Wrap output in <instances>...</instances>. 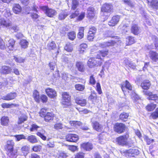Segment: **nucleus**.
Wrapping results in <instances>:
<instances>
[{
    "mask_svg": "<svg viewBox=\"0 0 158 158\" xmlns=\"http://www.w3.org/2000/svg\"><path fill=\"white\" fill-rule=\"evenodd\" d=\"M31 128L30 129L31 131H37L36 134L37 135L40 137L43 140H45L46 139V137L45 135L46 132L45 130L41 128L40 130H38V128H40V127L37 125L36 124H33L31 126Z\"/></svg>",
    "mask_w": 158,
    "mask_h": 158,
    "instance_id": "1",
    "label": "nucleus"
},
{
    "mask_svg": "<svg viewBox=\"0 0 158 158\" xmlns=\"http://www.w3.org/2000/svg\"><path fill=\"white\" fill-rule=\"evenodd\" d=\"M40 8L44 11L45 13L47 16L51 18L53 17L57 14L55 10L50 8L47 6H40Z\"/></svg>",
    "mask_w": 158,
    "mask_h": 158,
    "instance_id": "2",
    "label": "nucleus"
},
{
    "mask_svg": "<svg viewBox=\"0 0 158 158\" xmlns=\"http://www.w3.org/2000/svg\"><path fill=\"white\" fill-rule=\"evenodd\" d=\"M101 64V60H100L97 57L96 58H90L87 62V65L90 68H93L96 66H100Z\"/></svg>",
    "mask_w": 158,
    "mask_h": 158,
    "instance_id": "3",
    "label": "nucleus"
},
{
    "mask_svg": "<svg viewBox=\"0 0 158 158\" xmlns=\"http://www.w3.org/2000/svg\"><path fill=\"white\" fill-rule=\"evenodd\" d=\"M129 136V135L128 133L123 135L120 136L117 138L116 142L119 145L122 146L127 145V141Z\"/></svg>",
    "mask_w": 158,
    "mask_h": 158,
    "instance_id": "4",
    "label": "nucleus"
},
{
    "mask_svg": "<svg viewBox=\"0 0 158 158\" xmlns=\"http://www.w3.org/2000/svg\"><path fill=\"white\" fill-rule=\"evenodd\" d=\"M63 99L62 104L64 105V107H66L71 105L70 96L66 92H64L62 94Z\"/></svg>",
    "mask_w": 158,
    "mask_h": 158,
    "instance_id": "5",
    "label": "nucleus"
},
{
    "mask_svg": "<svg viewBox=\"0 0 158 158\" xmlns=\"http://www.w3.org/2000/svg\"><path fill=\"white\" fill-rule=\"evenodd\" d=\"M7 143V154L9 156H12L13 153V146L14 143L12 140L8 141Z\"/></svg>",
    "mask_w": 158,
    "mask_h": 158,
    "instance_id": "6",
    "label": "nucleus"
},
{
    "mask_svg": "<svg viewBox=\"0 0 158 158\" xmlns=\"http://www.w3.org/2000/svg\"><path fill=\"white\" fill-rule=\"evenodd\" d=\"M87 17L91 20H94L96 19L94 9L92 7H89L87 9Z\"/></svg>",
    "mask_w": 158,
    "mask_h": 158,
    "instance_id": "7",
    "label": "nucleus"
},
{
    "mask_svg": "<svg viewBox=\"0 0 158 158\" xmlns=\"http://www.w3.org/2000/svg\"><path fill=\"white\" fill-rule=\"evenodd\" d=\"M126 128L125 125L122 123H116L114 126V130L118 133L123 132Z\"/></svg>",
    "mask_w": 158,
    "mask_h": 158,
    "instance_id": "8",
    "label": "nucleus"
},
{
    "mask_svg": "<svg viewBox=\"0 0 158 158\" xmlns=\"http://www.w3.org/2000/svg\"><path fill=\"white\" fill-rule=\"evenodd\" d=\"M113 6L111 4L106 3L103 5L101 11L103 12L111 13L113 12Z\"/></svg>",
    "mask_w": 158,
    "mask_h": 158,
    "instance_id": "9",
    "label": "nucleus"
},
{
    "mask_svg": "<svg viewBox=\"0 0 158 158\" xmlns=\"http://www.w3.org/2000/svg\"><path fill=\"white\" fill-rule=\"evenodd\" d=\"M120 19V17L118 15L114 16L108 22V24L110 26H114L118 23Z\"/></svg>",
    "mask_w": 158,
    "mask_h": 158,
    "instance_id": "10",
    "label": "nucleus"
},
{
    "mask_svg": "<svg viewBox=\"0 0 158 158\" xmlns=\"http://www.w3.org/2000/svg\"><path fill=\"white\" fill-rule=\"evenodd\" d=\"M79 138L78 135L75 134H69L66 136V140L70 142H76Z\"/></svg>",
    "mask_w": 158,
    "mask_h": 158,
    "instance_id": "11",
    "label": "nucleus"
},
{
    "mask_svg": "<svg viewBox=\"0 0 158 158\" xmlns=\"http://www.w3.org/2000/svg\"><path fill=\"white\" fill-rule=\"evenodd\" d=\"M15 41L13 39H10L6 44V49L9 52L14 49Z\"/></svg>",
    "mask_w": 158,
    "mask_h": 158,
    "instance_id": "12",
    "label": "nucleus"
},
{
    "mask_svg": "<svg viewBox=\"0 0 158 158\" xmlns=\"http://www.w3.org/2000/svg\"><path fill=\"white\" fill-rule=\"evenodd\" d=\"M96 31V28L95 27H93L90 28L87 35V39L89 40L92 41L94 39Z\"/></svg>",
    "mask_w": 158,
    "mask_h": 158,
    "instance_id": "13",
    "label": "nucleus"
},
{
    "mask_svg": "<svg viewBox=\"0 0 158 158\" xmlns=\"http://www.w3.org/2000/svg\"><path fill=\"white\" fill-rule=\"evenodd\" d=\"M12 69L10 67L4 65L0 69V73L3 74H8L11 73Z\"/></svg>",
    "mask_w": 158,
    "mask_h": 158,
    "instance_id": "14",
    "label": "nucleus"
},
{
    "mask_svg": "<svg viewBox=\"0 0 158 158\" xmlns=\"http://www.w3.org/2000/svg\"><path fill=\"white\" fill-rule=\"evenodd\" d=\"M108 53V50L107 49H102L99 51L97 53L96 57L97 58L100 60L101 59V56L105 57L106 56Z\"/></svg>",
    "mask_w": 158,
    "mask_h": 158,
    "instance_id": "15",
    "label": "nucleus"
},
{
    "mask_svg": "<svg viewBox=\"0 0 158 158\" xmlns=\"http://www.w3.org/2000/svg\"><path fill=\"white\" fill-rule=\"evenodd\" d=\"M81 147L84 150L87 151H89L93 149V145L91 143H85L81 144Z\"/></svg>",
    "mask_w": 158,
    "mask_h": 158,
    "instance_id": "16",
    "label": "nucleus"
},
{
    "mask_svg": "<svg viewBox=\"0 0 158 158\" xmlns=\"http://www.w3.org/2000/svg\"><path fill=\"white\" fill-rule=\"evenodd\" d=\"M46 92L48 95L51 98H54L57 95L55 90L52 89L48 88L46 89Z\"/></svg>",
    "mask_w": 158,
    "mask_h": 158,
    "instance_id": "17",
    "label": "nucleus"
},
{
    "mask_svg": "<svg viewBox=\"0 0 158 158\" xmlns=\"http://www.w3.org/2000/svg\"><path fill=\"white\" fill-rule=\"evenodd\" d=\"M123 92L125 91V89H127L130 90H132L133 87L129 82L127 81H126L124 84L122 85L121 86Z\"/></svg>",
    "mask_w": 158,
    "mask_h": 158,
    "instance_id": "18",
    "label": "nucleus"
},
{
    "mask_svg": "<svg viewBox=\"0 0 158 158\" xmlns=\"http://www.w3.org/2000/svg\"><path fill=\"white\" fill-rule=\"evenodd\" d=\"M92 125L94 129L97 131L101 132L102 131L103 127L97 121L92 122Z\"/></svg>",
    "mask_w": 158,
    "mask_h": 158,
    "instance_id": "19",
    "label": "nucleus"
},
{
    "mask_svg": "<svg viewBox=\"0 0 158 158\" xmlns=\"http://www.w3.org/2000/svg\"><path fill=\"white\" fill-rule=\"evenodd\" d=\"M17 96V94L15 93H10L7 94L6 96H3L2 99L6 100H10L14 99Z\"/></svg>",
    "mask_w": 158,
    "mask_h": 158,
    "instance_id": "20",
    "label": "nucleus"
},
{
    "mask_svg": "<svg viewBox=\"0 0 158 158\" xmlns=\"http://www.w3.org/2000/svg\"><path fill=\"white\" fill-rule=\"evenodd\" d=\"M11 22L5 20L4 19L0 17V26H2L6 27H9L11 26Z\"/></svg>",
    "mask_w": 158,
    "mask_h": 158,
    "instance_id": "21",
    "label": "nucleus"
},
{
    "mask_svg": "<svg viewBox=\"0 0 158 158\" xmlns=\"http://www.w3.org/2000/svg\"><path fill=\"white\" fill-rule=\"evenodd\" d=\"M12 10L15 14H19L22 11V8L19 4H15L13 5Z\"/></svg>",
    "mask_w": 158,
    "mask_h": 158,
    "instance_id": "22",
    "label": "nucleus"
},
{
    "mask_svg": "<svg viewBox=\"0 0 158 158\" xmlns=\"http://www.w3.org/2000/svg\"><path fill=\"white\" fill-rule=\"evenodd\" d=\"M131 30V32L135 35H137L140 32L139 27L136 24H132Z\"/></svg>",
    "mask_w": 158,
    "mask_h": 158,
    "instance_id": "23",
    "label": "nucleus"
},
{
    "mask_svg": "<svg viewBox=\"0 0 158 158\" xmlns=\"http://www.w3.org/2000/svg\"><path fill=\"white\" fill-rule=\"evenodd\" d=\"M116 43V42L113 40H111L110 41L104 43L100 44V46L101 48H103L107 47H109L110 46L114 45Z\"/></svg>",
    "mask_w": 158,
    "mask_h": 158,
    "instance_id": "24",
    "label": "nucleus"
},
{
    "mask_svg": "<svg viewBox=\"0 0 158 158\" xmlns=\"http://www.w3.org/2000/svg\"><path fill=\"white\" fill-rule=\"evenodd\" d=\"M54 114L51 112H47V114L44 117V120L47 122H49L53 120Z\"/></svg>",
    "mask_w": 158,
    "mask_h": 158,
    "instance_id": "25",
    "label": "nucleus"
},
{
    "mask_svg": "<svg viewBox=\"0 0 158 158\" xmlns=\"http://www.w3.org/2000/svg\"><path fill=\"white\" fill-rule=\"evenodd\" d=\"M149 56L154 61L156 62L158 60V54L155 52L150 51L149 52Z\"/></svg>",
    "mask_w": 158,
    "mask_h": 158,
    "instance_id": "26",
    "label": "nucleus"
},
{
    "mask_svg": "<svg viewBox=\"0 0 158 158\" xmlns=\"http://www.w3.org/2000/svg\"><path fill=\"white\" fill-rule=\"evenodd\" d=\"M27 117L24 114H22L19 116V119L18 121V124H20L23 123L27 120Z\"/></svg>",
    "mask_w": 158,
    "mask_h": 158,
    "instance_id": "27",
    "label": "nucleus"
},
{
    "mask_svg": "<svg viewBox=\"0 0 158 158\" xmlns=\"http://www.w3.org/2000/svg\"><path fill=\"white\" fill-rule=\"evenodd\" d=\"M125 152L128 154V156H130V155H138L139 154V152L138 149L133 148L132 149H130L126 151Z\"/></svg>",
    "mask_w": 158,
    "mask_h": 158,
    "instance_id": "28",
    "label": "nucleus"
},
{
    "mask_svg": "<svg viewBox=\"0 0 158 158\" xmlns=\"http://www.w3.org/2000/svg\"><path fill=\"white\" fill-rule=\"evenodd\" d=\"M29 142L32 143H36L38 142V140L35 135H31L28 136L26 139Z\"/></svg>",
    "mask_w": 158,
    "mask_h": 158,
    "instance_id": "29",
    "label": "nucleus"
},
{
    "mask_svg": "<svg viewBox=\"0 0 158 158\" xmlns=\"http://www.w3.org/2000/svg\"><path fill=\"white\" fill-rule=\"evenodd\" d=\"M151 85L150 81L148 80L144 81L141 84V86L144 89H149Z\"/></svg>",
    "mask_w": 158,
    "mask_h": 158,
    "instance_id": "30",
    "label": "nucleus"
},
{
    "mask_svg": "<svg viewBox=\"0 0 158 158\" xmlns=\"http://www.w3.org/2000/svg\"><path fill=\"white\" fill-rule=\"evenodd\" d=\"M75 101L77 103L82 106H85L86 103V101L85 99L79 98H77Z\"/></svg>",
    "mask_w": 158,
    "mask_h": 158,
    "instance_id": "31",
    "label": "nucleus"
},
{
    "mask_svg": "<svg viewBox=\"0 0 158 158\" xmlns=\"http://www.w3.org/2000/svg\"><path fill=\"white\" fill-rule=\"evenodd\" d=\"M69 15V13L67 10L62 11L59 15L58 18L60 20H63L67 16Z\"/></svg>",
    "mask_w": 158,
    "mask_h": 158,
    "instance_id": "32",
    "label": "nucleus"
},
{
    "mask_svg": "<svg viewBox=\"0 0 158 158\" xmlns=\"http://www.w3.org/2000/svg\"><path fill=\"white\" fill-rule=\"evenodd\" d=\"M30 148L27 146H23L21 149L22 153L24 156H26L29 153Z\"/></svg>",
    "mask_w": 158,
    "mask_h": 158,
    "instance_id": "33",
    "label": "nucleus"
},
{
    "mask_svg": "<svg viewBox=\"0 0 158 158\" xmlns=\"http://www.w3.org/2000/svg\"><path fill=\"white\" fill-rule=\"evenodd\" d=\"M56 48V45L55 43L53 41L49 42L47 46V49L49 50H54Z\"/></svg>",
    "mask_w": 158,
    "mask_h": 158,
    "instance_id": "34",
    "label": "nucleus"
},
{
    "mask_svg": "<svg viewBox=\"0 0 158 158\" xmlns=\"http://www.w3.org/2000/svg\"><path fill=\"white\" fill-rule=\"evenodd\" d=\"M135 40L134 38L131 36L127 37L126 38V44L127 45H130L134 43Z\"/></svg>",
    "mask_w": 158,
    "mask_h": 158,
    "instance_id": "35",
    "label": "nucleus"
},
{
    "mask_svg": "<svg viewBox=\"0 0 158 158\" xmlns=\"http://www.w3.org/2000/svg\"><path fill=\"white\" fill-rule=\"evenodd\" d=\"M71 125L74 127L77 128L78 127L81 126L82 123L80 121H72L69 122Z\"/></svg>",
    "mask_w": 158,
    "mask_h": 158,
    "instance_id": "36",
    "label": "nucleus"
},
{
    "mask_svg": "<svg viewBox=\"0 0 158 158\" xmlns=\"http://www.w3.org/2000/svg\"><path fill=\"white\" fill-rule=\"evenodd\" d=\"M76 66L79 71L81 72H83L84 71V64L82 62H77L76 64Z\"/></svg>",
    "mask_w": 158,
    "mask_h": 158,
    "instance_id": "37",
    "label": "nucleus"
},
{
    "mask_svg": "<svg viewBox=\"0 0 158 158\" xmlns=\"http://www.w3.org/2000/svg\"><path fill=\"white\" fill-rule=\"evenodd\" d=\"M9 122V118L8 117L3 116L1 118V123L2 125L6 126Z\"/></svg>",
    "mask_w": 158,
    "mask_h": 158,
    "instance_id": "38",
    "label": "nucleus"
},
{
    "mask_svg": "<svg viewBox=\"0 0 158 158\" xmlns=\"http://www.w3.org/2000/svg\"><path fill=\"white\" fill-rule=\"evenodd\" d=\"M124 62L126 65L128 66L129 67L133 69H134L136 67V65L135 64L130 61L127 59L125 60H124Z\"/></svg>",
    "mask_w": 158,
    "mask_h": 158,
    "instance_id": "39",
    "label": "nucleus"
},
{
    "mask_svg": "<svg viewBox=\"0 0 158 158\" xmlns=\"http://www.w3.org/2000/svg\"><path fill=\"white\" fill-rule=\"evenodd\" d=\"M20 44L22 48L25 49L28 47V42L25 40H22L20 41Z\"/></svg>",
    "mask_w": 158,
    "mask_h": 158,
    "instance_id": "40",
    "label": "nucleus"
},
{
    "mask_svg": "<svg viewBox=\"0 0 158 158\" xmlns=\"http://www.w3.org/2000/svg\"><path fill=\"white\" fill-rule=\"evenodd\" d=\"M122 2L125 5L131 7H133L134 6L135 3L131 0H122Z\"/></svg>",
    "mask_w": 158,
    "mask_h": 158,
    "instance_id": "41",
    "label": "nucleus"
},
{
    "mask_svg": "<svg viewBox=\"0 0 158 158\" xmlns=\"http://www.w3.org/2000/svg\"><path fill=\"white\" fill-rule=\"evenodd\" d=\"M62 79L65 81H69L73 77L68 73H64L62 76Z\"/></svg>",
    "mask_w": 158,
    "mask_h": 158,
    "instance_id": "42",
    "label": "nucleus"
},
{
    "mask_svg": "<svg viewBox=\"0 0 158 158\" xmlns=\"http://www.w3.org/2000/svg\"><path fill=\"white\" fill-rule=\"evenodd\" d=\"M156 107V105L153 103L148 104L146 107L147 110L148 111L153 110Z\"/></svg>",
    "mask_w": 158,
    "mask_h": 158,
    "instance_id": "43",
    "label": "nucleus"
},
{
    "mask_svg": "<svg viewBox=\"0 0 158 158\" xmlns=\"http://www.w3.org/2000/svg\"><path fill=\"white\" fill-rule=\"evenodd\" d=\"M79 4L78 1L77 0H73L71 9L72 10H75Z\"/></svg>",
    "mask_w": 158,
    "mask_h": 158,
    "instance_id": "44",
    "label": "nucleus"
},
{
    "mask_svg": "<svg viewBox=\"0 0 158 158\" xmlns=\"http://www.w3.org/2000/svg\"><path fill=\"white\" fill-rule=\"evenodd\" d=\"M33 97L35 101L38 102L40 101L39 93L37 90H35L33 93Z\"/></svg>",
    "mask_w": 158,
    "mask_h": 158,
    "instance_id": "45",
    "label": "nucleus"
},
{
    "mask_svg": "<svg viewBox=\"0 0 158 158\" xmlns=\"http://www.w3.org/2000/svg\"><path fill=\"white\" fill-rule=\"evenodd\" d=\"M129 116V114L124 112L122 113L119 116V118L123 121H125V119H127Z\"/></svg>",
    "mask_w": 158,
    "mask_h": 158,
    "instance_id": "46",
    "label": "nucleus"
},
{
    "mask_svg": "<svg viewBox=\"0 0 158 158\" xmlns=\"http://www.w3.org/2000/svg\"><path fill=\"white\" fill-rule=\"evenodd\" d=\"M48 109L47 108L45 107L42 108L39 113L40 116L44 117L47 114Z\"/></svg>",
    "mask_w": 158,
    "mask_h": 158,
    "instance_id": "47",
    "label": "nucleus"
},
{
    "mask_svg": "<svg viewBox=\"0 0 158 158\" xmlns=\"http://www.w3.org/2000/svg\"><path fill=\"white\" fill-rule=\"evenodd\" d=\"M64 49L68 52H71L73 49L72 45L70 43H67L64 47Z\"/></svg>",
    "mask_w": 158,
    "mask_h": 158,
    "instance_id": "48",
    "label": "nucleus"
},
{
    "mask_svg": "<svg viewBox=\"0 0 158 158\" xmlns=\"http://www.w3.org/2000/svg\"><path fill=\"white\" fill-rule=\"evenodd\" d=\"M84 30V28L83 27H81L79 28V31L77 35V37L79 39H81L83 37Z\"/></svg>",
    "mask_w": 158,
    "mask_h": 158,
    "instance_id": "49",
    "label": "nucleus"
},
{
    "mask_svg": "<svg viewBox=\"0 0 158 158\" xmlns=\"http://www.w3.org/2000/svg\"><path fill=\"white\" fill-rule=\"evenodd\" d=\"M149 6L152 7L157 9L158 8V0H153Z\"/></svg>",
    "mask_w": 158,
    "mask_h": 158,
    "instance_id": "50",
    "label": "nucleus"
},
{
    "mask_svg": "<svg viewBox=\"0 0 158 158\" xmlns=\"http://www.w3.org/2000/svg\"><path fill=\"white\" fill-rule=\"evenodd\" d=\"M75 87L76 90L81 91L83 90L85 87L84 85L80 84L76 85Z\"/></svg>",
    "mask_w": 158,
    "mask_h": 158,
    "instance_id": "51",
    "label": "nucleus"
},
{
    "mask_svg": "<svg viewBox=\"0 0 158 158\" xmlns=\"http://www.w3.org/2000/svg\"><path fill=\"white\" fill-rule=\"evenodd\" d=\"M68 37L70 40H73L76 37L75 33L74 31H72L68 34Z\"/></svg>",
    "mask_w": 158,
    "mask_h": 158,
    "instance_id": "52",
    "label": "nucleus"
},
{
    "mask_svg": "<svg viewBox=\"0 0 158 158\" xmlns=\"http://www.w3.org/2000/svg\"><path fill=\"white\" fill-rule=\"evenodd\" d=\"M3 12L4 13V16L6 18L9 17L11 15L10 10L8 8L5 9L4 11H3Z\"/></svg>",
    "mask_w": 158,
    "mask_h": 158,
    "instance_id": "53",
    "label": "nucleus"
},
{
    "mask_svg": "<svg viewBox=\"0 0 158 158\" xmlns=\"http://www.w3.org/2000/svg\"><path fill=\"white\" fill-rule=\"evenodd\" d=\"M151 116L153 119H155L158 118V108L156 109L155 112L151 114Z\"/></svg>",
    "mask_w": 158,
    "mask_h": 158,
    "instance_id": "54",
    "label": "nucleus"
},
{
    "mask_svg": "<svg viewBox=\"0 0 158 158\" xmlns=\"http://www.w3.org/2000/svg\"><path fill=\"white\" fill-rule=\"evenodd\" d=\"M17 141H19L22 139H26V137L23 135H19L15 136Z\"/></svg>",
    "mask_w": 158,
    "mask_h": 158,
    "instance_id": "55",
    "label": "nucleus"
},
{
    "mask_svg": "<svg viewBox=\"0 0 158 158\" xmlns=\"http://www.w3.org/2000/svg\"><path fill=\"white\" fill-rule=\"evenodd\" d=\"M79 14V11L78 9H77L74 12H72V14L69 16L70 19H73L77 16Z\"/></svg>",
    "mask_w": 158,
    "mask_h": 158,
    "instance_id": "56",
    "label": "nucleus"
},
{
    "mask_svg": "<svg viewBox=\"0 0 158 158\" xmlns=\"http://www.w3.org/2000/svg\"><path fill=\"white\" fill-rule=\"evenodd\" d=\"M158 96L156 94H153L151 93L149 97H148V99L149 100H156L157 99Z\"/></svg>",
    "mask_w": 158,
    "mask_h": 158,
    "instance_id": "57",
    "label": "nucleus"
},
{
    "mask_svg": "<svg viewBox=\"0 0 158 158\" xmlns=\"http://www.w3.org/2000/svg\"><path fill=\"white\" fill-rule=\"evenodd\" d=\"M85 154L83 152H79L75 155V158H84Z\"/></svg>",
    "mask_w": 158,
    "mask_h": 158,
    "instance_id": "58",
    "label": "nucleus"
},
{
    "mask_svg": "<svg viewBox=\"0 0 158 158\" xmlns=\"http://www.w3.org/2000/svg\"><path fill=\"white\" fill-rule=\"evenodd\" d=\"M55 129L58 130L63 128V125L61 123H58L55 124L54 126Z\"/></svg>",
    "mask_w": 158,
    "mask_h": 158,
    "instance_id": "59",
    "label": "nucleus"
},
{
    "mask_svg": "<svg viewBox=\"0 0 158 158\" xmlns=\"http://www.w3.org/2000/svg\"><path fill=\"white\" fill-rule=\"evenodd\" d=\"M72 60L67 56H65L64 59V60L65 62L67 64H70V66H72L73 65Z\"/></svg>",
    "mask_w": 158,
    "mask_h": 158,
    "instance_id": "60",
    "label": "nucleus"
},
{
    "mask_svg": "<svg viewBox=\"0 0 158 158\" xmlns=\"http://www.w3.org/2000/svg\"><path fill=\"white\" fill-rule=\"evenodd\" d=\"M144 139L146 142L147 144L149 145L152 143L154 141L153 139H149L148 136H145L144 137Z\"/></svg>",
    "mask_w": 158,
    "mask_h": 158,
    "instance_id": "61",
    "label": "nucleus"
},
{
    "mask_svg": "<svg viewBox=\"0 0 158 158\" xmlns=\"http://www.w3.org/2000/svg\"><path fill=\"white\" fill-rule=\"evenodd\" d=\"M41 149V147L40 146L38 145L34 146L32 148V150L35 152H38L40 151Z\"/></svg>",
    "mask_w": 158,
    "mask_h": 158,
    "instance_id": "62",
    "label": "nucleus"
},
{
    "mask_svg": "<svg viewBox=\"0 0 158 158\" xmlns=\"http://www.w3.org/2000/svg\"><path fill=\"white\" fill-rule=\"evenodd\" d=\"M68 156L67 154L61 152L59 153L58 157L59 158H67Z\"/></svg>",
    "mask_w": 158,
    "mask_h": 158,
    "instance_id": "63",
    "label": "nucleus"
},
{
    "mask_svg": "<svg viewBox=\"0 0 158 158\" xmlns=\"http://www.w3.org/2000/svg\"><path fill=\"white\" fill-rule=\"evenodd\" d=\"M96 89L99 94L102 93L101 86L99 83L98 82L96 84Z\"/></svg>",
    "mask_w": 158,
    "mask_h": 158,
    "instance_id": "64",
    "label": "nucleus"
}]
</instances>
